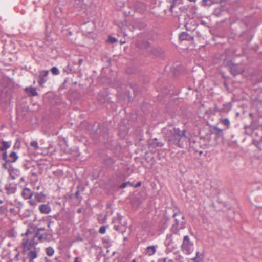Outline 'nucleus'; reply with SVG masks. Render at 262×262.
Returning a JSON list of instances; mask_svg holds the SVG:
<instances>
[{
  "label": "nucleus",
  "instance_id": "6e6552de",
  "mask_svg": "<svg viewBox=\"0 0 262 262\" xmlns=\"http://www.w3.org/2000/svg\"><path fill=\"white\" fill-rule=\"evenodd\" d=\"M136 46L140 49H146L149 47L150 43L143 39L142 35L136 41Z\"/></svg>",
  "mask_w": 262,
  "mask_h": 262
},
{
  "label": "nucleus",
  "instance_id": "393cba45",
  "mask_svg": "<svg viewBox=\"0 0 262 262\" xmlns=\"http://www.w3.org/2000/svg\"><path fill=\"white\" fill-rule=\"evenodd\" d=\"M151 52L156 56H160L163 54V51L160 48H154L152 49Z\"/></svg>",
  "mask_w": 262,
  "mask_h": 262
},
{
  "label": "nucleus",
  "instance_id": "09e8293b",
  "mask_svg": "<svg viewBox=\"0 0 262 262\" xmlns=\"http://www.w3.org/2000/svg\"><path fill=\"white\" fill-rule=\"evenodd\" d=\"M73 262H81V258L78 257H76L74 258Z\"/></svg>",
  "mask_w": 262,
  "mask_h": 262
},
{
  "label": "nucleus",
  "instance_id": "f03ea898",
  "mask_svg": "<svg viewBox=\"0 0 262 262\" xmlns=\"http://www.w3.org/2000/svg\"><path fill=\"white\" fill-rule=\"evenodd\" d=\"M174 219V223L172 224L170 231L174 233L176 237L179 236V231L184 229L186 226V221L184 216L181 213H176L173 215Z\"/></svg>",
  "mask_w": 262,
  "mask_h": 262
},
{
  "label": "nucleus",
  "instance_id": "052dcab7",
  "mask_svg": "<svg viewBox=\"0 0 262 262\" xmlns=\"http://www.w3.org/2000/svg\"><path fill=\"white\" fill-rule=\"evenodd\" d=\"M193 144V145L194 147H195L196 148H198V147H198V145H199L200 144H199V143H196V142H195V144Z\"/></svg>",
  "mask_w": 262,
  "mask_h": 262
},
{
  "label": "nucleus",
  "instance_id": "72a5a7b5",
  "mask_svg": "<svg viewBox=\"0 0 262 262\" xmlns=\"http://www.w3.org/2000/svg\"><path fill=\"white\" fill-rule=\"evenodd\" d=\"M30 146L32 147L34 150H36L39 147L38 143L36 141H32L30 143Z\"/></svg>",
  "mask_w": 262,
  "mask_h": 262
},
{
  "label": "nucleus",
  "instance_id": "bb28decb",
  "mask_svg": "<svg viewBox=\"0 0 262 262\" xmlns=\"http://www.w3.org/2000/svg\"><path fill=\"white\" fill-rule=\"evenodd\" d=\"M32 232L34 233L33 237L37 238L40 241H43V235L41 232H38V230L32 231Z\"/></svg>",
  "mask_w": 262,
  "mask_h": 262
},
{
  "label": "nucleus",
  "instance_id": "c756f323",
  "mask_svg": "<svg viewBox=\"0 0 262 262\" xmlns=\"http://www.w3.org/2000/svg\"><path fill=\"white\" fill-rule=\"evenodd\" d=\"M192 144H195V142L194 141H190L189 142V145L190 146V147L191 148H192L193 149V150L195 151V152H199L200 155H201L203 153V151L202 150H199V149L198 148H196L195 147H194Z\"/></svg>",
  "mask_w": 262,
  "mask_h": 262
},
{
  "label": "nucleus",
  "instance_id": "f257e3e1",
  "mask_svg": "<svg viewBox=\"0 0 262 262\" xmlns=\"http://www.w3.org/2000/svg\"><path fill=\"white\" fill-rule=\"evenodd\" d=\"M186 129L181 130L179 128L173 127L166 134V139L169 145H174L183 148L190 141L187 135Z\"/></svg>",
  "mask_w": 262,
  "mask_h": 262
},
{
  "label": "nucleus",
  "instance_id": "c03bdc74",
  "mask_svg": "<svg viewBox=\"0 0 262 262\" xmlns=\"http://www.w3.org/2000/svg\"><path fill=\"white\" fill-rule=\"evenodd\" d=\"M210 1L211 0H203V2H202V5L204 6H207L208 5L207 2L208 1Z\"/></svg>",
  "mask_w": 262,
  "mask_h": 262
},
{
  "label": "nucleus",
  "instance_id": "a211bd4d",
  "mask_svg": "<svg viewBox=\"0 0 262 262\" xmlns=\"http://www.w3.org/2000/svg\"><path fill=\"white\" fill-rule=\"evenodd\" d=\"M179 39L181 41L191 40L193 39V37L191 36L187 32H182L179 35Z\"/></svg>",
  "mask_w": 262,
  "mask_h": 262
},
{
  "label": "nucleus",
  "instance_id": "338daca9",
  "mask_svg": "<svg viewBox=\"0 0 262 262\" xmlns=\"http://www.w3.org/2000/svg\"><path fill=\"white\" fill-rule=\"evenodd\" d=\"M3 203V201L0 199V204Z\"/></svg>",
  "mask_w": 262,
  "mask_h": 262
},
{
  "label": "nucleus",
  "instance_id": "e433bc0d",
  "mask_svg": "<svg viewBox=\"0 0 262 262\" xmlns=\"http://www.w3.org/2000/svg\"><path fill=\"white\" fill-rule=\"evenodd\" d=\"M221 12H222L221 8H216L214 10V14L216 16H219L221 14Z\"/></svg>",
  "mask_w": 262,
  "mask_h": 262
},
{
  "label": "nucleus",
  "instance_id": "5fc2aeb1",
  "mask_svg": "<svg viewBox=\"0 0 262 262\" xmlns=\"http://www.w3.org/2000/svg\"><path fill=\"white\" fill-rule=\"evenodd\" d=\"M188 25H189L188 23H186L185 25V27L186 29L187 30H190V29L188 28Z\"/></svg>",
  "mask_w": 262,
  "mask_h": 262
},
{
  "label": "nucleus",
  "instance_id": "cd10ccee",
  "mask_svg": "<svg viewBox=\"0 0 262 262\" xmlns=\"http://www.w3.org/2000/svg\"><path fill=\"white\" fill-rule=\"evenodd\" d=\"M64 71L67 74L74 73L76 72V70L74 69L72 66L68 65L64 69Z\"/></svg>",
  "mask_w": 262,
  "mask_h": 262
},
{
  "label": "nucleus",
  "instance_id": "58836bf2",
  "mask_svg": "<svg viewBox=\"0 0 262 262\" xmlns=\"http://www.w3.org/2000/svg\"><path fill=\"white\" fill-rule=\"evenodd\" d=\"M106 227L105 226H101L99 230V232L100 234H104L106 232Z\"/></svg>",
  "mask_w": 262,
  "mask_h": 262
},
{
  "label": "nucleus",
  "instance_id": "f3484780",
  "mask_svg": "<svg viewBox=\"0 0 262 262\" xmlns=\"http://www.w3.org/2000/svg\"><path fill=\"white\" fill-rule=\"evenodd\" d=\"M230 109H231V107L229 104H223V108L222 109L219 108L216 104H214V111L215 112H229L230 110Z\"/></svg>",
  "mask_w": 262,
  "mask_h": 262
},
{
  "label": "nucleus",
  "instance_id": "7c9ffc66",
  "mask_svg": "<svg viewBox=\"0 0 262 262\" xmlns=\"http://www.w3.org/2000/svg\"><path fill=\"white\" fill-rule=\"evenodd\" d=\"M214 130L216 132L215 134L218 136H222L223 135V129L219 128L217 127H214Z\"/></svg>",
  "mask_w": 262,
  "mask_h": 262
},
{
  "label": "nucleus",
  "instance_id": "a19ab883",
  "mask_svg": "<svg viewBox=\"0 0 262 262\" xmlns=\"http://www.w3.org/2000/svg\"><path fill=\"white\" fill-rule=\"evenodd\" d=\"M108 40L111 43H113L117 41V40L115 38L112 37L111 36L108 37Z\"/></svg>",
  "mask_w": 262,
  "mask_h": 262
},
{
  "label": "nucleus",
  "instance_id": "864d4df0",
  "mask_svg": "<svg viewBox=\"0 0 262 262\" xmlns=\"http://www.w3.org/2000/svg\"><path fill=\"white\" fill-rule=\"evenodd\" d=\"M82 62H83L82 59H79L78 60V66H80L82 64Z\"/></svg>",
  "mask_w": 262,
  "mask_h": 262
},
{
  "label": "nucleus",
  "instance_id": "774afa93",
  "mask_svg": "<svg viewBox=\"0 0 262 262\" xmlns=\"http://www.w3.org/2000/svg\"><path fill=\"white\" fill-rule=\"evenodd\" d=\"M132 262H137L135 259H133Z\"/></svg>",
  "mask_w": 262,
  "mask_h": 262
},
{
  "label": "nucleus",
  "instance_id": "c85d7f7f",
  "mask_svg": "<svg viewBox=\"0 0 262 262\" xmlns=\"http://www.w3.org/2000/svg\"><path fill=\"white\" fill-rule=\"evenodd\" d=\"M46 252L47 255L51 256L54 253V250L52 247H48L46 249Z\"/></svg>",
  "mask_w": 262,
  "mask_h": 262
},
{
  "label": "nucleus",
  "instance_id": "473e14b6",
  "mask_svg": "<svg viewBox=\"0 0 262 262\" xmlns=\"http://www.w3.org/2000/svg\"><path fill=\"white\" fill-rule=\"evenodd\" d=\"M51 72L54 75H57L59 74V69L56 67L52 68Z\"/></svg>",
  "mask_w": 262,
  "mask_h": 262
},
{
  "label": "nucleus",
  "instance_id": "69168bd1",
  "mask_svg": "<svg viewBox=\"0 0 262 262\" xmlns=\"http://www.w3.org/2000/svg\"><path fill=\"white\" fill-rule=\"evenodd\" d=\"M188 1L190 2H195L196 1V0H188Z\"/></svg>",
  "mask_w": 262,
  "mask_h": 262
},
{
  "label": "nucleus",
  "instance_id": "3c124183",
  "mask_svg": "<svg viewBox=\"0 0 262 262\" xmlns=\"http://www.w3.org/2000/svg\"><path fill=\"white\" fill-rule=\"evenodd\" d=\"M156 145L158 147H162L163 145V143H160V142H156L155 143Z\"/></svg>",
  "mask_w": 262,
  "mask_h": 262
},
{
  "label": "nucleus",
  "instance_id": "bf43d9fd",
  "mask_svg": "<svg viewBox=\"0 0 262 262\" xmlns=\"http://www.w3.org/2000/svg\"><path fill=\"white\" fill-rule=\"evenodd\" d=\"M82 209L81 208H79L77 210V212L78 213H80L81 212Z\"/></svg>",
  "mask_w": 262,
  "mask_h": 262
},
{
  "label": "nucleus",
  "instance_id": "7ed1b4c3",
  "mask_svg": "<svg viewBox=\"0 0 262 262\" xmlns=\"http://www.w3.org/2000/svg\"><path fill=\"white\" fill-rule=\"evenodd\" d=\"M181 247L182 251L186 255H190L193 252L194 244L188 235L184 236Z\"/></svg>",
  "mask_w": 262,
  "mask_h": 262
},
{
  "label": "nucleus",
  "instance_id": "79ce46f5",
  "mask_svg": "<svg viewBox=\"0 0 262 262\" xmlns=\"http://www.w3.org/2000/svg\"><path fill=\"white\" fill-rule=\"evenodd\" d=\"M80 188V186H77L78 190L76 192L75 195L76 199H78L79 198V189Z\"/></svg>",
  "mask_w": 262,
  "mask_h": 262
},
{
  "label": "nucleus",
  "instance_id": "dca6fc26",
  "mask_svg": "<svg viewBox=\"0 0 262 262\" xmlns=\"http://www.w3.org/2000/svg\"><path fill=\"white\" fill-rule=\"evenodd\" d=\"M25 90L30 97L36 96L38 95L36 89L34 87H27Z\"/></svg>",
  "mask_w": 262,
  "mask_h": 262
},
{
  "label": "nucleus",
  "instance_id": "2eb2a0df",
  "mask_svg": "<svg viewBox=\"0 0 262 262\" xmlns=\"http://www.w3.org/2000/svg\"><path fill=\"white\" fill-rule=\"evenodd\" d=\"M18 158V156L17 155L16 152L12 151L7 157V160H5L6 162H10V163L15 162Z\"/></svg>",
  "mask_w": 262,
  "mask_h": 262
},
{
  "label": "nucleus",
  "instance_id": "ea45409f",
  "mask_svg": "<svg viewBox=\"0 0 262 262\" xmlns=\"http://www.w3.org/2000/svg\"><path fill=\"white\" fill-rule=\"evenodd\" d=\"M262 143V140L260 141H258L256 139H253L252 140V144L254 145L255 146H258L259 143Z\"/></svg>",
  "mask_w": 262,
  "mask_h": 262
},
{
  "label": "nucleus",
  "instance_id": "1a4fd4ad",
  "mask_svg": "<svg viewBox=\"0 0 262 262\" xmlns=\"http://www.w3.org/2000/svg\"><path fill=\"white\" fill-rule=\"evenodd\" d=\"M48 70H45L39 72L38 82L40 86H43V84L47 82L48 80Z\"/></svg>",
  "mask_w": 262,
  "mask_h": 262
},
{
  "label": "nucleus",
  "instance_id": "8fccbe9b",
  "mask_svg": "<svg viewBox=\"0 0 262 262\" xmlns=\"http://www.w3.org/2000/svg\"><path fill=\"white\" fill-rule=\"evenodd\" d=\"M261 143H259L258 146H256L257 148L258 149L259 151L262 150V146H261Z\"/></svg>",
  "mask_w": 262,
  "mask_h": 262
},
{
  "label": "nucleus",
  "instance_id": "20e7f679",
  "mask_svg": "<svg viewBox=\"0 0 262 262\" xmlns=\"http://www.w3.org/2000/svg\"><path fill=\"white\" fill-rule=\"evenodd\" d=\"M176 236L174 233L168 234L166 236V238L164 241V245L166 247V252L167 253L172 252L177 247V243L179 242V238H177L176 241H173V238Z\"/></svg>",
  "mask_w": 262,
  "mask_h": 262
},
{
  "label": "nucleus",
  "instance_id": "5701e85b",
  "mask_svg": "<svg viewBox=\"0 0 262 262\" xmlns=\"http://www.w3.org/2000/svg\"><path fill=\"white\" fill-rule=\"evenodd\" d=\"M6 88V83L3 81H0V100L3 97L4 94V90H5Z\"/></svg>",
  "mask_w": 262,
  "mask_h": 262
},
{
  "label": "nucleus",
  "instance_id": "4d7b16f0",
  "mask_svg": "<svg viewBox=\"0 0 262 262\" xmlns=\"http://www.w3.org/2000/svg\"><path fill=\"white\" fill-rule=\"evenodd\" d=\"M201 255V254L199 252H196V256L195 257L199 258L200 256Z\"/></svg>",
  "mask_w": 262,
  "mask_h": 262
},
{
  "label": "nucleus",
  "instance_id": "4468645a",
  "mask_svg": "<svg viewBox=\"0 0 262 262\" xmlns=\"http://www.w3.org/2000/svg\"><path fill=\"white\" fill-rule=\"evenodd\" d=\"M33 195L35 198V201H36V203L37 202H44L46 198V195L43 192H41L40 193L37 192L33 193Z\"/></svg>",
  "mask_w": 262,
  "mask_h": 262
},
{
  "label": "nucleus",
  "instance_id": "aec40b11",
  "mask_svg": "<svg viewBox=\"0 0 262 262\" xmlns=\"http://www.w3.org/2000/svg\"><path fill=\"white\" fill-rule=\"evenodd\" d=\"M45 228L44 227H41V228H37L36 227H35V226H31L30 228V229H28L26 233H25V235L28 236L30 234H31V230L32 231H36V230H38V232H41V231H45Z\"/></svg>",
  "mask_w": 262,
  "mask_h": 262
},
{
  "label": "nucleus",
  "instance_id": "6ab92c4d",
  "mask_svg": "<svg viewBox=\"0 0 262 262\" xmlns=\"http://www.w3.org/2000/svg\"><path fill=\"white\" fill-rule=\"evenodd\" d=\"M22 245H23V252H28V251L33 250V249H32L33 248V247L30 244V243L29 242V239H27L26 241L23 242L22 243Z\"/></svg>",
  "mask_w": 262,
  "mask_h": 262
},
{
  "label": "nucleus",
  "instance_id": "412c9836",
  "mask_svg": "<svg viewBox=\"0 0 262 262\" xmlns=\"http://www.w3.org/2000/svg\"><path fill=\"white\" fill-rule=\"evenodd\" d=\"M156 251V247L155 246H149L146 248V254L149 256L153 255Z\"/></svg>",
  "mask_w": 262,
  "mask_h": 262
},
{
  "label": "nucleus",
  "instance_id": "680f3d73",
  "mask_svg": "<svg viewBox=\"0 0 262 262\" xmlns=\"http://www.w3.org/2000/svg\"><path fill=\"white\" fill-rule=\"evenodd\" d=\"M180 234H179V237H176V236H175V237H174V238H173V241H177V238H179V240H180Z\"/></svg>",
  "mask_w": 262,
  "mask_h": 262
},
{
  "label": "nucleus",
  "instance_id": "e2e57ef3",
  "mask_svg": "<svg viewBox=\"0 0 262 262\" xmlns=\"http://www.w3.org/2000/svg\"><path fill=\"white\" fill-rule=\"evenodd\" d=\"M73 194H70V195H69V196H68V198H69V199H72V198H73Z\"/></svg>",
  "mask_w": 262,
  "mask_h": 262
},
{
  "label": "nucleus",
  "instance_id": "f8f14e48",
  "mask_svg": "<svg viewBox=\"0 0 262 262\" xmlns=\"http://www.w3.org/2000/svg\"><path fill=\"white\" fill-rule=\"evenodd\" d=\"M5 189L7 191V194H14L16 191L17 186L15 184H7L5 186Z\"/></svg>",
  "mask_w": 262,
  "mask_h": 262
},
{
  "label": "nucleus",
  "instance_id": "0eeeda50",
  "mask_svg": "<svg viewBox=\"0 0 262 262\" xmlns=\"http://www.w3.org/2000/svg\"><path fill=\"white\" fill-rule=\"evenodd\" d=\"M11 146V142L9 141H2V145L0 146V151L2 152V159L5 161L7 160V149Z\"/></svg>",
  "mask_w": 262,
  "mask_h": 262
},
{
  "label": "nucleus",
  "instance_id": "6e6d98bb",
  "mask_svg": "<svg viewBox=\"0 0 262 262\" xmlns=\"http://www.w3.org/2000/svg\"><path fill=\"white\" fill-rule=\"evenodd\" d=\"M19 255V253H17V254L15 256L14 259H16L17 260H18Z\"/></svg>",
  "mask_w": 262,
  "mask_h": 262
},
{
  "label": "nucleus",
  "instance_id": "4c0bfd02",
  "mask_svg": "<svg viewBox=\"0 0 262 262\" xmlns=\"http://www.w3.org/2000/svg\"><path fill=\"white\" fill-rule=\"evenodd\" d=\"M29 242L30 243V244L32 245V246L33 247V249L34 248H36L35 246L36 245H37V243L35 241H34V238L33 237L32 239H30L29 240Z\"/></svg>",
  "mask_w": 262,
  "mask_h": 262
},
{
  "label": "nucleus",
  "instance_id": "f704fd0d",
  "mask_svg": "<svg viewBox=\"0 0 262 262\" xmlns=\"http://www.w3.org/2000/svg\"><path fill=\"white\" fill-rule=\"evenodd\" d=\"M10 163V162H6L5 161V162L2 164V167L3 168L5 169L9 170V167H12V165L9 166L8 163Z\"/></svg>",
  "mask_w": 262,
  "mask_h": 262
},
{
  "label": "nucleus",
  "instance_id": "2f4dec72",
  "mask_svg": "<svg viewBox=\"0 0 262 262\" xmlns=\"http://www.w3.org/2000/svg\"><path fill=\"white\" fill-rule=\"evenodd\" d=\"M128 185H130V186H133V184L131 182L127 181V182L123 183L122 184H121L119 186V188L121 189H123V188H125L126 187V186Z\"/></svg>",
  "mask_w": 262,
  "mask_h": 262
},
{
  "label": "nucleus",
  "instance_id": "0e129e2a",
  "mask_svg": "<svg viewBox=\"0 0 262 262\" xmlns=\"http://www.w3.org/2000/svg\"><path fill=\"white\" fill-rule=\"evenodd\" d=\"M3 208H4V207H3V206H1V207H0V211H1H1H2V210H3Z\"/></svg>",
  "mask_w": 262,
  "mask_h": 262
},
{
  "label": "nucleus",
  "instance_id": "ddd939ff",
  "mask_svg": "<svg viewBox=\"0 0 262 262\" xmlns=\"http://www.w3.org/2000/svg\"><path fill=\"white\" fill-rule=\"evenodd\" d=\"M39 210L41 213L47 214L51 211V207L49 204H41L39 207Z\"/></svg>",
  "mask_w": 262,
  "mask_h": 262
},
{
  "label": "nucleus",
  "instance_id": "39448f33",
  "mask_svg": "<svg viewBox=\"0 0 262 262\" xmlns=\"http://www.w3.org/2000/svg\"><path fill=\"white\" fill-rule=\"evenodd\" d=\"M33 192L28 188L25 187L21 192V195L25 200L29 199V203L33 207L36 206V202L33 199H32V196L33 195Z\"/></svg>",
  "mask_w": 262,
  "mask_h": 262
},
{
  "label": "nucleus",
  "instance_id": "37998d69",
  "mask_svg": "<svg viewBox=\"0 0 262 262\" xmlns=\"http://www.w3.org/2000/svg\"><path fill=\"white\" fill-rule=\"evenodd\" d=\"M191 260L194 261V262H201V259L199 258L196 257L191 258Z\"/></svg>",
  "mask_w": 262,
  "mask_h": 262
},
{
  "label": "nucleus",
  "instance_id": "423d86ee",
  "mask_svg": "<svg viewBox=\"0 0 262 262\" xmlns=\"http://www.w3.org/2000/svg\"><path fill=\"white\" fill-rule=\"evenodd\" d=\"M229 67L230 72L234 76L242 74L244 70L238 64H236L230 61L227 65Z\"/></svg>",
  "mask_w": 262,
  "mask_h": 262
},
{
  "label": "nucleus",
  "instance_id": "49530a36",
  "mask_svg": "<svg viewBox=\"0 0 262 262\" xmlns=\"http://www.w3.org/2000/svg\"><path fill=\"white\" fill-rule=\"evenodd\" d=\"M141 184H142L141 182V181H139V182H138L137 183V184L135 186L133 185V186L135 188H137V187H140L141 185Z\"/></svg>",
  "mask_w": 262,
  "mask_h": 262
},
{
  "label": "nucleus",
  "instance_id": "a18cd8bd",
  "mask_svg": "<svg viewBox=\"0 0 262 262\" xmlns=\"http://www.w3.org/2000/svg\"><path fill=\"white\" fill-rule=\"evenodd\" d=\"M42 235H43V241L47 240L48 234H47V233L42 234Z\"/></svg>",
  "mask_w": 262,
  "mask_h": 262
},
{
  "label": "nucleus",
  "instance_id": "13d9d810",
  "mask_svg": "<svg viewBox=\"0 0 262 262\" xmlns=\"http://www.w3.org/2000/svg\"><path fill=\"white\" fill-rule=\"evenodd\" d=\"M10 175L13 180L15 179V176L12 174L11 172H10Z\"/></svg>",
  "mask_w": 262,
  "mask_h": 262
},
{
  "label": "nucleus",
  "instance_id": "9b49d317",
  "mask_svg": "<svg viewBox=\"0 0 262 262\" xmlns=\"http://www.w3.org/2000/svg\"><path fill=\"white\" fill-rule=\"evenodd\" d=\"M38 250L36 248H34L32 250L24 252L26 255V258L29 262H34V260L38 256Z\"/></svg>",
  "mask_w": 262,
  "mask_h": 262
},
{
  "label": "nucleus",
  "instance_id": "603ef678",
  "mask_svg": "<svg viewBox=\"0 0 262 262\" xmlns=\"http://www.w3.org/2000/svg\"><path fill=\"white\" fill-rule=\"evenodd\" d=\"M200 23L204 26H208L207 23L203 20H201Z\"/></svg>",
  "mask_w": 262,
  "mask_h": 262
},
{
  "label": "nucleus",
  "instance_id": "9d476101",
  "mask_svg": "<svg viewBox=\"0 0 262 262\" xmlns=\"http://www.w3.org/2000/svg\"><path fill=\"white\" fill-rule=\"evenodd\" d=\"M121 220V217L119 216L118 219H115L113 220V223L114 224V229L116 231L124 233L126 231V227L120 224V221Z\"/></svg>",
  "mask_w": 262,
  "mask_h": 262
},
{
  "label": "nucleus",
  "instance_id": "4be33fe9",
  "mask_svg": "<svg viewBox=\"0 0 262 262\" xmlns=\"http://www.w3.org/2000/svg\"><path fill=\"white\" fill-rule=\"evenodd\" d=\"M135 8L136 11L142 12L145 9V5L141 2H137L135 5Z\"/></svg>",
  "mask_w": 262,
  "mask_h": 262
},
{
  "label": "nucleus",
  "instance_id": "a878e982",
  "mask_svg": "<svg viewBox=\"0 0 262 262\" xmlns=\"http://www.w3.org/2000/svg\"><path fill=\"white\" fill-rule=\"evenodd\" d=\"M220 122L223 125L226 126L227 129L229 128L230 123L229 120L228 118H221L220 119Z\"/></svg>",
  "mask_w": 262,
  "mask_h": 262
},
{
  "label": "nucleus",
  "instance_id": "c9c22d12",
  "mask_svg": "<svg viewBox=\"0 0 262 262\" xmlns=\"http://www.w3.org/2000/svg\"><path fill=\"white\" fill-rule=\"evenodd\" d=\"M170 1L171 2V5H170V11L171 12H173V9L175 7L176 3V0H170Z\"/></svg>",
  "mask_w": 262,
  "mask_h": 262
},
{
  "label": "nucleus",
  "instance_id": "de8ad7c7",
  "mask_svg": "<svg viewBox=\"0 0 262 262\" xmlns=\"http://www.w3.org/2000/svg\"><path fill=\"white\" fill-rule=\"evenodd\" d=\"M213 3H221L224 0H211Z\"/></svg>",
  "mask_w": 262,
  "mask_h": 262
},
{
  "label": "nucleus",
  "instance_id": "b1692460",
  "mask_svg": "<svg viewBox=\"0 0 262 262\" xmlns=\"http://www.w3.org/2000/svg\"><path fill=\"white\" fill-rule=\"evenodd\" d=\"M115 160L110 157H106L104 159V164L106 166H110L115 163Z\"/></svg>",
  "mask_w": 262,
  "mask_h": 262
}]
</instances>
